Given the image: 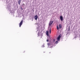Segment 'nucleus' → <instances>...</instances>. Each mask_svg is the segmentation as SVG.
<instances>
[{
	"mask_svg": "<svg viewBox=\"0 0 80 80\" xmlns=\"http://www.w3.org/2000/svg\"><path fill=\"white\" fill-rule=\"evenodd\" d=\"M62 25L61 24H59V28H58V26H57V30H59V29H61V28H62Z\"/></svg>",
	"mask_w": 80,
	"mask_h": 80,
	"instance_id": "1",
	"label": "nucleus"
},
{
	"mask_svg": "<svg viewBox=\"0 0 80 80\" xmlns=\"http://www.w3.org/2000/svg\"><path fill=\"white\" fill-rule=\"evenodd\" d=\"M22 24H23V20H22L19 23V27H21Z\"/></svg>",
	"mask_w": 80,
	"mask_h": 80,
	"instance_id": "2",
	"label": "nucleus"
},
{
	"mask_svg": "<svg viewBox=\"0 0 80 80\" xmlns=\"http://www.w3.org/2000/svg\"><path fill=\"white\" fill-rule=\"evenodd\" d=\"M53 21H50L49 23V26H51L52 25V24L53 23Z\"/></svg>",
	"mask_w": 80,
	"mask_h": 80,
	"instance_id": "3",
	"label": "nucleus"
},
{
	"mask_svg": "<svg viewBox=\"0 0 80 80\" xmlns=\"http://www.w3.org/2000/svg\"><path fill=\"white\" fill-rule=\"evenodd\" d=\"M60 38H61V36H60V35H59L58 37L57 38V40L59 41L60 39Z\"/></svg>",
	"mask_w": 80,
	"mask_h": 80,
	"instance_id": "4",
	"label": "nucleus"
},
{
	"mask_svg": "<svg viewBox=\"0 0 80 80\" xmlns=\"http://www.w3.org/2000/svg\"><path fill=\"white\" fill-rule=\"evenodd\" d=\"M34 18L36 20H37V18H38V16L36 15L34 16Z\"/></svg>",
	"mask_w": 80,
	"mask_h": 80,
	"instance_id": "5",
	"label": "nucleus"
},
{
	"mask_svg": "<svg viewBox=\"0 0 80 80\" xmlns=\"http://www.w3.org/2000/svg\"><path fill=\"white\" fill-rule=\"evenodd\" d=\"M60 19L61 21H63V17L62 16H60Z\"/></svg>",
	"mask_w": 80,
	"mask_h": 80,
	"instance_id": "6",
	"label": "nucleus"
},
{
	"mask_svg": "<svg viewBox=\"0 0 80 80\" xmlns=\"http://www.w3.org/2000/svg\"><path fill=\"white\" fill-rule=\"evenodd\" d=\"M46 35L48 36V31H46Z\"/></svg>",
	"mask_w": 80,
	"mask_h": 80,
	"instance_id": "7",
	"label": "nucleus"
},
{
	"mask_svg": "<svg viewBox=\"0 0 80 80\" xmlns=\"http://www.w3.org/2000/svg\"><path fill=\"white\" fill-rule=\"evenodd\" d=\"M21 0H19L18 1V3H21Z\"/></svg>",
	"mask_w": 80,
	"mask_h": 80,
	"instance_id": "8",
	"label": "nucleus"
},
{
	"mask_svg": "<svg viewBox=\"0 0 80 80\" xmlns=\"http://www.w3.org/2000/svg\"><path fill=\"white\" fill-rule=\"evenodd\" d=\"M48 46H50V43H48Z\"/></svg>",
	"mask_w": 80,
	"mask_h": 80,
	"instance_id": "9",
	"label": "nucleus"
},
{
	"mask_svg": "<svg viewBox=\"0 0 80 80\" xmlns=\"http://www.w3.org/2000/svg\"><path fill=\"white\" fill-rule=\"evenodd\" d=\"M58 43V41H56V42H55V43H56V44Z\"/></svg>",
	"mask_w": 80,
	"mask_h": 80,
	"instance_id": "10",
	"label": "nucleus"
},
{
	"mask_svg": "<svg viewBox=\"0 0 80 80\" xmlns=\"http://www.w3.org/2000/svg\"><path fill=\"white\" fill-rule=\"evenodd\" d=\"M49 33H51V29H50V30Z\"/></svg>",
	"mask_w": 80,
	"mask_h": 80,
	"instance_id": "11",
	"label": "nucleus"
},
{
	"mask_svg": "<svg viewBox=\"0 0 80 80\" xmlns=\"http://www.w3.org/2000/svg\"><path fill=\"white\" fill-rule=\"evenodd\" d=\"M70 31V27L69 28L68 30V31Z\"/></svg>",
	"mask_w": 80,
	"mask_h": 80,
	"instance_id": "12",
	"label": "nucleus"
},
{
	"mask_svg": "<svg viewBox=\"0 0 80 80\" xmlns=\"http://www.w3.org/2000/svg\"><path fill=\"white\" fill-rule=\"evenodd\" d=\"M47 42H48V40L47 39Z\"/></svg>",
	"mask_w": 80,
	"mask_h": 80,
	"instance_id": "13",
	"label": "nucleus"
},
{
	"mask_svg": "<svg viewBox=\"0 0 80 80\" xmlns=\"http://www.w3.org/2000/svg\"><path fill=\"white\" fill-rule=\"evenodd\" d=\"M18 3L19 5H20V3Z\"/></svg>",
	"mask_w": 80,
	"mask_h": 80,
	"instance_id": "14",
	"label": "nucleus"
},
{
	"mask_svg": "<svg viewBox=\"0 0 80 80\" xmlns=\"http://www.w3.org/2000/svg\"><path fill=\"white\" fill-rule=\"evenodd\" d=\"M21 8L22 10H23V9H22V8Z\"/></svg>",
	"mask_w": 80,
	"mask_h": 80,
	"instance_id": "15",
	"label": "nucleus"
},
{
	"mask_svg": "<svg viewBox=\"0 0 80 80\" xmlns=\"http://www.w3.org/2000/svg\"><path fill=\"white\" fill-rule=\"evenodd\" d=\"M53 40H54V41H55V39H54Z\"/></svg>",
	"mask_w": 80,
	"mask_h": 80,
	"instance_id": "16",
	"label": "nucleus"
},
{
	"mask_svg": "<svg viewBox=\"0 0 80 80\" xmlns=\"http://www.w3.org/2000/svg\"><path fill=\"white\" fill-rule=\"evenodd\" d=\"M23 5H25V4H23Z\"/></svg>",
	"mask_w": 80,
	"mask_h": 80,
	"instance_id": "17",
	"label": "nucleus"
}]
</instances>
